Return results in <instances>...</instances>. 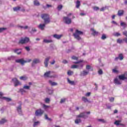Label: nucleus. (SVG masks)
Segmentation results:
<instances>
[{"label":"nucleus","instance_id":"58836bf2","mask_svg":"<svg viewBox=\"0 0 127 127\" xmlns=\"http://www.w3.org/2000/svg\"><path fill=\"white\" fill-rule=\"evenodd\" d=\"M121 122H122L121 120H117L115 121V122L114 123V125H116V126H120V125L121 124L120 123H121Z\"/></svg>","mask_w":127,"mask_h":127},{"label":"nucleus","instance_id":"49530a36","mask_svg":"<svg viewBox=\"0 0 127 127\" xmlns=\"http://www.w3.org/2000/svg\"><path fill=\"white\" fill-rule=\"evenodd\" d=\"M50 106H47L45 104H43V108L45 109L46 110V109H48V108H49Z\"/></svg>","mask_w":127,"mask_h":127},{"label":"nucleus","instance_id":"c756f323","mask_svg":"<svg viewBox=\"0 0 127 127\" xmlns=\"http://www.w3.org/2000/svg\"><path fill=\"white\" fill-rule=\"evenodd\" d=\"M82 100L83 101V102H84V103H89V100H88V99L85 97H82Z\"/></svg>","mask_w":127,"mask_h":127},{"label":"nucleus","instance_id":"5701e85b","mask_svg":"<svg viewBox=\"0 0 127 127\" xmlns=\"http://www.w3.org/2000/svg\"><path fill=\"white\" fill-rule=\"evenodd\" d=\"M17 111L19 115H21V114H22V111H21V106H19V107H17Z\"/></svg>","mask_w":127,"mask_h":127},{"label":"nucleus","instance_id":"cd10ccee","mask_svg":"<svg viewBox=\"0 0 127 127\" xmlns=\"http://www.w3.org/2000/svg\"><path fill=\"white\" fill-rule=\"evenodd\" d=\"M98 122H100V123H102V124H106L107 123V121L103 119H99L97 120Z\"/></svg>","mask_w":127,"mask_h":127},{"label":"nucleus","instance_id":"9b49d317","mask_svg":"<svg viewBox=\"0 0 127 127\" xmlns=\"http://www.w3.org/2000/svg\"><path fill=\"white\" fill-rule=\"evenodd\" d=\"M51 74V71H47L44 73V76L45 78H52V77H54L53 76L50 75Z\"/></svg>","mask_w":127,"mask_h":127},{"label":"nucleus","instance_id":"b1692460","mask_svg":"<svg viewBox=\"0 0 127 127\" xmlns=\"http://www.w3.org/2000/svg\"><path fill=\"white\" fill-rule=\"evenodd\" d=\"M43 42H44L45 43H52V42H53V40L44 39Z\"/></svg>","mask_w":127,"mask_h":127},{"label":"nucleus","instance_id":"72a5a7b5","mask_svg":"<svg viewBox=\"0 0 127 127\" xmlns=\"http://www.w3.org/2000/svg\"><path fill=\"white\" fill-rule=\"evenodd\" d=\"M49 83H50L52 86H56V85H57V83L53 82V81H51V80H49Z\"/></svg>","mask_w":127,"mask_h":127},{"label":"nucleus","instance_id":"37998d69","mask_svg":"<svg viewBox=\"0 0 127 127\" xmlns=\"http://www.w3.org/2000/svg\"><path fill=\"white\" fill-rule=\"evenodd\" d=\"M66 102V98H62L61 100L60 104H63L64 103H65Z\"/></svg>","mask_w":127,"mask_h":127},{"label":"nucleus","instance_id":"ea45409f","mask_svg":"<svg viewBox=\"0 0 127 127\" xmlns=\"http://www.w3.org/2000/svg\"><path fill=\"white\" fill-rule=\"evenodd\" d=\"M13 9L14 11H17L19 10V9H20V7H19V6L15 7L13 8Z\"/></svg>","mask_w":127,"mask_h":127},{"label":"nucleus","instance_id":"4d7b16f0","mask_svg":"<svg viewBox=\"0 0 127 127\" xmlns=\"http://www.w3.org/2000/svg\"><path fill=\"white\" fill-rule=\"evenodd\" d=\"M98 74H99V75H102V74H103V70H102V69H99V70H98Z\"/></svg>","mask_w":127,"mask_h":127},{"label":"nucleus","instance_id":"680f3d73","mask_svg":"<svg viewBox=\"0 0 127 127\" xmlns=\"http://www.w3.org/2000/svg\"><path fill=\"white\" fill-rule=\"evenodd\" d=\"M20 92L21 93H25V90H24V88H22L20 89Z\"/></svg>","mask_w":127,"mask_h":127},{"label":"nucleus","instance_id":"09e8293b","mask_svg":"<svg viewBox=\"0 0 127 127\" xmlns=\"http://www.w3.org/2000/svg\"><path fill=\"white\" fill-rule=\"evenodd\" d=\"M45 103H46L47 104L49 103V102H50V99L48 98H47L45 99Z\"/></svg>","mask_w":127,"mask_h":127},{"label":"nucleus","instance_id":"0e129e2a","mask_svg":"<svg viewBox=\"0 0 127 127\" xmlns=\"http://www.w3.org/2000/svg\"><path fill=\"white\" fill-rule=\"evenodd\" d=\"M113 73H119V71L118 70H116V69H113Z\"/></svg>","mask_w":127,"mask_h":127},{"label":"nucleus","instance_id":"f8f14e48","mask_svg":"<svg viewBox=\"0 0 127 127\" xmlns=\"http://www.w3.org/2000/svg\"><path fill=\"white\" fill-rule=\"evenodd\" d=\"M50 58H51V57H48V58L45 59L44 63L45 67H48V63L49 62V60H50Z\"/></svg>","mask_w":127,"mask_h":127},{"label":"nucleus","instance_id":"13d9d810","mask_svg":"<svg viewBox=\"0 0 127 127\" xmlns=\"http://www.w3.org/2000/svg\"><path fill=\"white\" fill-rule=\"evenodd\" d=\"M123 35H125V36H126L127 37V31H125L123 32Z\"/></svg>","mask_w":127,"mask_h":127},{"label":"nucleus","instance_id":"423d86ee","mask_svg":"<svg viewBox=\"0 0 127 127\" xmlns=\"http://www.w3.org/2000/svg\"><path fill=\"white\" fill-rule=\"evenodd\" d=\"M44 114V110L39 109L36 110L35 112V116L36 117H42V116Z\"/></svg>","mask_w":127,"mask_h":127},{"label":"nucleus","instance_id":"774afa93","mask_svg":"<svg viewBox=\"0 0 127 127\" xmlns=\"http://www.w3.org/2000/svg\"><path fill=\"white\" fill-rule=\"evenodd\" d=\"M93 9H94V10H99L98 7H94Z\"/></svg>","mask_w":127,"mask_h":127},{"label":"nucleus","instance_id":"aec40b11","mask_svg":"<svg viewBox=\"0 0 127 127\" xmlns=\"http://www.w3.org/2000/svg\"><path fill=\"white\" fill-rule=\"evenodd\" d=\"M45 25H46V24H45V23L40 24L39 25V28H40V29H41V30H44V27H45Z\"/></svg>","mask_w":127,"mask_h":127},{"label":"nucleus","instance_id":"5fc2aeb1","mask_svg":"<svg viewBox=\"0 0 127 127\" xmlns=\"http://www.w3.org/2000/svg\"><path fill=\"white\" fill-rule=\"evenodd\" d=\"M71 59H72L73 60H78V57L75 56H73L71 57Z\"/></svg>","mask_w":127,"mask_h":127},{"label":"nucleus","instance_id":"2f4dec72","mask_svg":"<svg viewBox=\"0 0 127 127\" xmlns=\"http://www.w3.org/2000/svg\"><path fill=\"white\" fill-rule=\"evenodd\" d=\"M27 79V76L24 75L20 77V79L25 81Z\"/></svg>","mask_w":127,"mask_h":127},{"label":"nucleus","instance_id":"7ed1b4c3","mask_svg":"<svg viewBox=\"0 0 127 127\" xmlns=\"http://www.w3.org/2000/svg\"><path fill=\"white\" fill-rule=\"evenodd\" d=\"M41 17L42 19L44 20L45 24H49V23H50V17L48 14H43L41 15Z\"/></svg>","mask_w":127,"mask_h":127},{"label":"nucleus","instance_id":"4468645a","mask_svg":"<svg viewBox=\"0 0 127 127\" xmlns=\"http://www.w3.org/2000/svg\"><path fill=\"white\" fill-rule=\"evenodd\" d=\"M63 36V35H58V34H54L53 35V37L54 38H56V39H61V38Z\"/></svg>","mask_w":127,"mask_h":127},{"label":"nucleus","instance_id":"2eb2a0df","mask_svg":"<svg viewBox=\"0 0 127 127\" xmlns=\"http://www.w3.org/2000/svg\"><path fill=\"white\" fill-rule=\"evenodd\" d=\"M67 81L68 84H69L70 85H72L73 86H75L76 85L75 81L70 80V79H69V78H67Z\"/></svg>","mask_w":127,"mask_h":127},{"label":"nucleus","instance_id":"f704fd0d","mask_svg":"<svg viewBox=\"0 0 127 127\" xmlns=\"http://www.w3.org/2000/svg\"><path fill=\"white\" fill-rule=\"evenodd\" d=\"M39 125H40V122L39 121L35 122L34 123L33 127H37V126H39Z\"/></svg>","mask_w":127,"mask_h":127},{"label":"nucleus","instance_id":"a19ab883","mask_svg":"<svg viewBox=\"0 0 127 127\" xmlns=\"http://www.w3.org/2000/svg\"><path fill=\"white\" fill-rule=\"evenodd\" d=\"M80 122H81V119H76L75 120V124H76V125H78V124H80Z\"/></svg>","mask_w":127,"mask_h":127},{"label":"nucleus","instance_id":"a18cd8bd","mask_svg":"<svg viewBox=\"0 0 127 127\" xmlns=\"http://www.w3.org/2000/svg\"><path fill=\"white\" fill-rule=\"evenodd\" d=\"M4 30H6V28H0V33L3 32Z\"/></svg>","mask_w":127,"mask_h":127},{"label":"nucleus","instance_id":"7c9ffc66","mask_svg":"<svg viewBox=\"0 0 127 127\" xmlns=\"http://www.w3.org/2000/svg\"><path fill=\"white\" fill-rule=\"evenodd\" d=\"M47 93L49 95H52L53 93V90L52 89H50L49 88L47 89Z\"/></svg>","mask_w":127,"mask_h":127},{"label":"nucleus","instance_id":"338daca9","mask_svg":"<svg viewBox=\"0 0 127 127\" xmlns=\"http://www.w3.org/2000/svg\"><path fill=\"white\" fill-rule=\"evenodd\" d=\"M63 63L64 64H67V63H68V61H67L64 60L63 61Z\"/></svg>","mask_w":127,"mask_h":127},{"label":"nucleus","instance_id":"e2e57ef3","mask_svg":"<svg viewBox=\"0 0 127 127\" xmlns=\"http://www.w3.org/2000/svg\"><path fill=\"white\" fill-rule=\"evenodd\" d=\"M25 49L27 51H30V48H29V47H25Z\"/></svg>","mask_w":127,"mask_h":127},{"label":"nucleus","instance_id":"1a4fd4ad","mask_svg":"<svg viewBox=\"0 0 127 127\" xmlns=\"http://www.w3.org/2000/svg\"><path fill=\"white\" fill-rule=\"evenodd\" d=\"M76 118H82L83 119H87V118H88V116L86 115V112H83L76 116Z\"/></svg>","mask_w":127,"mask_h":127},{"label":"nucleus","instance_id":"ddd939ff","mask_svg":"<svg viewBox=\"0 0 127 127\" xmlns=\"http://www.w3.org/2000/svg\"><path fill=\"white\" fill-rule=\"evenodd\" d=\"M120 59L121 61L123 60L124 59V56L122 55V54H120L119 55L118 57H116L115 59V61H118Z\"/></svg>","mask_w":127,"mask_h":127},{"label":"nucleus","instance_id":"473e14b6","mask_svg":"<svg viewBox=\"0 0 127 127\" xmlns=\"http://www.w3.org/2000/svg\"><path fill=\"white\" fill-rule=\"evenodd\" d=\"M6 120L2 119L0 121V125H3V124H5V123H6Z\"/></svg>","mask_w":127,"mask_h":127},{"label":"nucleus","instance_id":"f03ea898","mask_svg":"<svg viewBox=\"0 0 127 127\" xmlns=\"http://www.w3.org/2000/svg\"><path fill=\"white\" fill-rule=\"evenodd\" d=\"M71 15H72V13H69L67 14V16L63 17L64 22L65 24H71L72 23V19L69 18Z\"/></svg>","mask_w":127,"mask_h":127},{"label":"nucleus","instance_id":"20e7f679","mask_svg":"<svg viewBox=\"0 0 127 127\" xmlns=\"http://www.w3.org/2000/svg\"><path fill=\"white\" fill-rule=\"evenodd\" d=\"M32 60L31 59H29L26 61L24 60V59H20L15 60V62L16 63H20V64H22V65H24L25 63H29V62H31Z\"/></svg>","mask_w":127,"mask_h":127},{"label":"nucleus","instance_id":"bb28decb","mask_svg":"<svg viewBox=\"0 0 127 127\" xmlns=\"http://www.w3.org/2000/svg\"><path fill=\"white\" fill-rule=\"evenodd\" d=\"M36 31H37V30H36V28H32V30L29 32H30L31 34H33V33H35Z\"/></svg>","mask_w":127,"mask_h":127},{"label":"nucleus","instance_id":"603ef678","mask_svg":"<svg viewBox=\"0 0 127 127\" xmlns=\"http://www.w3.org/2000/svg\"><path fill=\"white\" fill-rule=\"evenodd\" d=\"M23 88L26 90H29V89H30V86L25 85L24 86Z\"/></svg>","mask_w":127,"mask_h":127},{"label":"nucleus","instance_id":"bf43d9fd","mask_svg":"<svg viewBox=\"0 0 127 127\" xmlns=\"http://www.w3.org/2000/svg\"><path fill=\"white\" fill-rule=\"evenodd\" d=\"M109 101L110 102H114V101H115V98L114 97H111L109 98Z\"/></svg>","mask_w":127,"mask_h":127},{"label":"nucleus","instance_id":"4c0bfd02","mask_svg":"<svg viewBox=\"0 0 127 127\" xmlns=\"http://www.w3.org/2000/svg\"><path fill=\"white\" fill-rule=\"evenodd\" d=\"M101 39L102 40H105V39H107V35L103 34L101 37Z\"/></svg>","mask_w":127,"mask_h":127},{"label":"nucleus","instance_id":"864d4df0","mask_svg":"<svg viewBox=\"0 0 127 127\" xmlns=\"http://www.w3.org/2000/svg\"><path fill=\"white\" fill-rule=\"evenodd\" d=\"M72 74H73V71H72L71 70H68L67 71V75H68V76H71V75H72Z\"/></svg>","mask_w":127,"mask_h":127},{"label":"nucleus","instance_id":"79ce46f5","mask_svg":"<svg viewBox=\"0 0 127 127\" xmlns=\"http://www.w3.org/2000/svg\"><path fill=\"white\" fill-rule=\"evenodd\" d=\"M45 120H48V121H50L51 122V121H52V119H51V118H48L47 114L45 115Z\"/></svg>","mask_w":127,"mask_h":127},{"label":"nucleus","instance_id":"dca6fc26","mask_svg":"<svg viewBox=\"0 0 127 127\" xmlns=\"http://www.w3.org/2000/svg\"><path fill=\"white\" fill-rule=\"evenodd\" d=\"M114 83L116 85H122V82L118 78H115L114 79Z\"/></svg>","mask_w":127,"mask_h":127},{"label":"nucleus","instance_id":"6e6d98bb","mask_svg":"<svg viewBox=\"0 0 127 127\" xmlns=\"http://www.w3.org/2000/svg\"><path fill=\"white\" fill-rule=\"evenodd\" d=\"M86 70H90V69H91V65H87L86 67Z\"/></svg>","mask_w":127,"mask_h":127},{"label":"nucleus","instance_id":"412c9836","mask_svg":"<svg viewBox=\"0 0 127 127\" xmlns=\"http://www.w3.org/2000/svg\"><path fill=\"white\" fill-rule=\"evenodd\" d=\"M33 3L34 5H36V6H39V5H40V3L39 2V1L38 0H35L33 1Z\"/></svg>","mask_w":127,"mask_h":127},{"label":"nucleus","instance_id":"de8ad7c7","mask_svg":"<svg viewBox=\"0 0 127 127\" xmlns=\"http://www.w3.org/2000/svg\"><path fill=\"white\" fill-rule=\"evenodd\" d=\"M63 8V5H59L57 7L58 10H61V9Z\"/></svg>","mask_w":127,"mask_h":127},{"label":"nucleus","instance_id":"f3484780","mask_svg":"<svg viewBox=\"0 0 127 127\" xmlns=\"http://www.w3.org/2000/svg\"><path fill=\"white\" fill-rule=\"evenodd\" d=\"M18 28H20V29H24L25 30L26 29H28V28H29V27H28V26H21V25H18Z\"/></svg>","mask_w":127,"mask_h":127},{"label":"nucleus","instance_id":"69168bd1","mask_svg":"<svg viewBox=\"0 0 127 127\" xmlns=\"http://www.w3.org/2000/svg\"><path fill=\"white\" fill-rule=\"evenodd\" d=\"M78 66V68H82L83 67V64H80L79 65H77Z\"/></svg>","mask_w":127,"mask_h":127},{"label":"nucleus","instance_id":"39448f33","mask_svg":"<svg viewBox=\"0 0 127 127\" xmlns=\"http://www.w3.org/2000/svg\"><path fill=\"white\" fill-rule=\"evenodd\" d=\"M29 40L30 39L28 37L21 38L18 43L19 44H25L26 43H28V42H29Z\"/></svg>","mask_w":127,"mask_h":127},{"label":"nucleus","instance_id":"c9c22d12","mask_svg":"<svg viewBox=\"0 0 127 127\" xmlns=\"http://www.w3.org/2000/svg\"><path fill=\"white\" fill-rule=\"evenodd\" d=\"M124 41H125V40H124L123 39H118L117 40V43H119V44H121V43H124Z\"/></svg>","mask_w":127,"mask_h":127},{"label":"nucleus","instance_id":"e433bc0d","mask_svg":"<svg viewBox=\"0 0 127 127\" xmlns=\"http://www.w3.org/2000/svg\"><path fill=\"white\" fill-rule=\"evenodd\" d=\"M80 2L79 0H77L76 3V8H79L80 7Z\"/></svg>","mask_w":127,"mask_h":127},{"label":"nucleus","instance_id":"a878e982","mask_svg":"<svg viewBox=\"0 0 127 127\" xmlns=\"http://www.w3.org/2000/svg\"><path fill=\"white\" fill-rule=\"evenodd\" d=\"M91 30L92 31V34L93 35H97V34L99 33L98 32L96 31L94 28H91Z\"/></svg>","mask_w":127,"mask_h":127},{"label":"nucleus","instance_id":"9d476101","mask_svg":"<svg viewBox=\"0 0 127 127\" xmlns=\"http://www.w3.org/2000/svg\"><path fill=\"white\" fill-rule=\"evenodd\" d=\"M89 74V70H83L82 71L80 72V76L81 77H85Z\"/></svg>","mask_w":127,"mask_h":127},{"label":"nucleus","instance_id":"c85d7f7f","mask_svg":"<svg viewBox=\"0 0 127 127\" xmlns=\"http://www.w3.org/2000/svg\"><path fill=\"white\" fill-rule=\"evenodd\" d=\"M15 58V56H11L10 57H8L7 58V60L8 61H10L11 60H13Z\"/></svg>","mask_w":127,"mask_h":127},{"label":"nucleus","instance_id":"6e6552de","mask_svg":"<svg viewBox=\"0 0 127 127\" xmlns=\"http://www.w3.org/2000/svg\"><path fill=\"white\" fill-rule=\"evenodd\" d=\"M39 63H41L40 60L39 59H35L33 60L31 66L32 67H34V65H35V64H39Z\"/></svg>","mask_w":127,"mask_h":127},{"label":"nucleus","instance_id":"f257e3e1","mask_svg":"<svg viewBox=\"0 0 127 127\" xmlns=\"http://www.w3.org/2000/svg\"><path fill=\"white\" fill-rule=\"evenodd\" d=\"M83 33L81 31H79V30L76 29L75 30V32L73 33V35L75 39L77 40L80 41L82 39V38L80 37V35H83Z\"/></svg>","mask_w":127,"mask_h":127},{"label":"nucleus","instance_id":"c03bdc74","mask_svg":"<svg viewBox=\"0 0 127 127\" xmlns=\"http://www.w3.org/2000/svg\"><path fill=\"white\" fill-rule=\"evenodd\" d=\"M72 69H76L77 68H79V65H72L71 67Z\"/></svg>","mask_w":127,"mask_h":127},{"label":"nucleus","instance_id":"0eeeda50","mask_svg":"<svg viewBox=\"0 0 127 127\" xmlns=\"http://www.w3.org/2000/svg\"><path fill=\"white\" fill-rule=\"evenodd\" d=\"M12 81L14 83V87H17V86L21 85V83H20L16 78L12 79Z\"/></svg>","mask_w":127,"mask_h":127},{"label":"nucleus","instance_id":"393cba45","mask_svg":"<svg viewBox=\"0 0 127 127\" xmlns=\"http://www.w3.org/2000/svg\"><path fill=\"white\" fill-rule=\"evenodd\" d=\"M120 25H121V26H122L124 28H126V27H127V23H126V22H123L122 21H121Z\"/></svg>","mask_w":127,"mask_h":127},{"label":"nucleus","instance_id":"6ab92c4d","mask_svg":"<svg viewBox=\"0 0 127 127\" xmlns=\"http://www.w3.org/2000/svg\"><path fill=\"white\" fill-rule=\"evenodd\" d=\"M0 99H2L6 101V102H10L11 101V99L7 97H4L3 96H0Z\"/></svg>","mask_w":127,"mask_h":127},{"label":"nucleus","instance_id":"3c124183","mask_svg":"<svg viewBox=\"0 0 127 127\" xmlns=\"http://www.w3.org/2000/svg\"><path fill=\"white\" fill-rule=\"evenodd\" d=\"M83 62V61L80 60L77 62H73V64H80V63H82Z\"/></svg>","mask_w":127,"mask_h":127},{"label":"nucleus","instance_id":"4be33fe9","mask_svg":"<svg viewBox=\"0 0 127 127\" xmlns=\"http://www.w3.org/2000/svg\"><path fill=\"white\" fill-rule=\"evenodd\" d=\"M124 10H119L118 11V15L119 16H122L124 15Z\"/></svg>","mask_w":127,"mask_h":127},{"label":"nucleus","instance_id":"052dcab7","mask_svg":"<svg viewBox=\"0 0 127 127\" xmlns=\"http://www.w3.org/2000/svg\"><path fill=\"white\" fill-rule=\"evenodd\" d=\"M86 97H90L91 96V92H88L86 94H85Z\"/></svg>","mask_w":127,"mask_h":127},{"label":"nucleus","instance_id":"a211bd4d","mask_svg":"<svg viewBox=\"0 0 127 127\" xmlns=\"http://www.w3.org/2000/svg\"><path fill=\"white\" fill-rule=\"evenodd\" d=\"M14 53H16L18 55L21 54V49H17L14 50Z\"/></svg>","mask_w":127,"mask_h":127},{"label":"nucleus","instance_id":"8fccbe9b","mask_svg":"<svg viewBox=\"0 0 127 127\" xmlns=\"http://www.w3.org/2000/svg\"><path fill=\"white\" fill-rule=\"evenodd\" d=\"M114 36H116L117 37H119V36H121V33H115L114 34Z\"/></svg>","mask_w":127,"mask_h":127}]
</instances>
